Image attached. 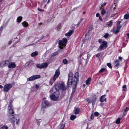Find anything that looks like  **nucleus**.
Instances as JSON below:
<instances>
[{
  "mask_svg": "<svg viewBox=\"0 0 129 129\" xmlns=\"http://www.w3.org/2000/svg\"><path fill=\"white\" fill-rule=\"evenodd\" d=\"M79 73L76 72L73 77V74L72 72L70 71L68 74V81L67 86L66 87L64 84H62L61 89L63 92H65L67 90H68L70 85H72V93H74L77 87L78 82L79 81Z\"/></svg>",
  "mask_w": 129,
  "mask_h": 129,
  "instance_id": "f257e3e1",
  "label": "nucleus"
},
{
  "mask_svg": "<svg viewBox=\"0 0 129 129\" xmlns=\"http://www.w3.org/2000/svg\"><path fill=\"white\" fill-rule=\"evenodd\" d=\"M60 74L59 69H58L55 71V73L53 77L49 81L50 85H52L56 79L58 78Z\"/></svg>",
  "mask_w": 129,
  "mask_h": 129,
  "instance_id": "f03ea898",
  "label": "nucleus"
},
{
  "mask_svg": "<svg viewBox=\"0 0 129 129\" xmlns=\"http://www.w3.org/2000/svg\"><path fill=\"white\" fill-rule=\"evenodd\" d=\"M10 114L8 116L9 121L12 123H14L15 120V116L16 115L14 114L15 115H13L14 112L13 109L9 110Z\"/></svg>",
  "mask_w": 129,
  "mask_h": 129,
  "instance_id": "7ed1b4c3",
  "label": "nucleus"
},
{
  "mask_svg": "<svg viewBox=\"0 0 129 129\" xmlns=\"http://www.w3.org/2000/svg\"><path fill=\"white\" fill-rule=\"evenodd\" d=\"M101 44L97 49V51H99L104 50L107 47L108 43L106 41H103V43Z\"/></svg>",
  "mask_w": 129,
  "mask_h": 129,
  "instance_id": "20e7f679",
  "label": "nucleus"
},
{
  "mask_svg": "<svg viewBox=\"0 0 129 129\" xmlns=\"http://www.w3.org/2000/svg\"><path fill=\"white\" fill-rule=\"evenodd\" d=\"M59 95V92L57 91L55 92L53 94H52L50 96L51 99L53 101H57L58 100V98Z\"/></svg>",
  "mask_w": 129,
  "mask_h": 129,
  "instance_id": "39448f33",
  "label": "nucleus"
},
{
  "mask_svg": "<svg viewBox=\"0 0 129 129\" xmlns=\"http://www.w3.org/2000/svg\"><path fill=\"white\" fill-rule=\"evenodd\" d=\"M48 66V64L46 62L43 63L41 64H38L36 65L37 68L41 69L42 68H45Z\"/></svg>",
  "mask_w": 129,
  "mask_h": 129,
  "instance_id": "423d86ee",
  "label": "nucleus"
},
{
  "mask_svg": "<svg viewBox=\"0 0 129 129\" xmlns=\"http://www.w3.org/2000/svg\"><path fill=\"white\" fill-rule=\"evenodd\" d=\"M67 42V40L66 38H63L62 40H60L58 42V45H64Z\"/></svg>",
  "mask_w": 129,
  "mask_h": 129,
  "instance_id": "0eeeda50",
  "label": "nucleus"
},
{
  "mask_svg": "<svg viewBox=\"0 0 129 129\" xmlns=\"http://www.w3.org/2000/svg\"><path fill=\"white\" fill-rule=\"evenodd\" d=\"M12 85L11 84L6 85L4 88V91L6 92H8L10 89L12 87Z\"/></svg>",
  "mask_w": 129,
  "mask_h": 129,
  "instance_id": "6e6552de",
  "label": "nucleus"
},
{
  "mask_svg": "<svg viewBox=\"0 0 129 129\" xmlns=\"http://www.w3.org/2000/svg\"><path fill=\"white\" fill-rule=\"evenodd\" d=\"M62 84L58 83L55 84L54 86L55 89L57 91L59 90L61 88Z\"/></svg>",
  "mask_w": 129,
  "mask_h": 129,
  "instance_id": "1a4fd4ad",
  "label": "nucleus"
},
{
  "mask_svg": "<svg viewBox=\"0 0 129 129\" xmlns=\"http://www.w3.org/2000/svg\"><path fill=\"white\" fill-rule=\"evenodd\" d=\"M49 104L47 100H45L42 102V105L43 107H45L46 106H49Z\"/></svg>",
  "mask_w": 129,
  "mask_h": 129,
  "instance_id": "9d476101",
  "label": "nucleus"
},
{
  "mask_svg": "<svg viewBox=\"0 0 129 129\" xmlns=\"http://www.w3.org/2000/svg\"><path fill=\"white\" fill-rule=\"evenodd\" d=\"M96 100V95H93L92 97V99H91V101L92 102V105L93 106H94V105Z\"/></svg>",
  "mask_w": 129,
  "mask_h": 129,
  "instance_id": "9b49d317",
  "label": "nucleus"
},
{
  "mask_svg": "<svg viewBox=\"0 0 129 129\" xmlns=\"http://www.w3.org/2000/svg\"><path fill=\"white\" fill-rule=\"evenodd\" d=\"M106 95L104 94L101 96L100 99V101L101 102H104V101L105 102H106V98H105Z\"/></svg>",
  "mask_w": 129,
  "mask_h": 129,
  "instance_id": "f8f14e48",
  "label": "nucleus"
},
{
  "mask_svg": "<svg viewBox=\"0 0 129 129\" xmlns=\"http://www.w3.org/2000/svg\"><path fill=\"white\" fill-rule=\"evenodd\" d=\"M74 32V30H71L70 31L68 32V33H66L65 34V35L66 36L69 37L71 36L73 33Z\"/></svg>",
  "mask_w": 129,
  "mask_h": 129,
  "instance_id": "ddd939ff",
  "label": "nucleus"
},
{
  "mask_svg": "<svg viewBox=\"0 0 129 129\" xmlns=\"http://www.w3.org/2000/svg\"><path fill=\"white\" fill-rule=\"evenodd\" d=\"M8 67L10 68H15V63L14 62H11L8 65Z\"/></svg>",
  "mask_w": 129,
  "mask_h": 129,
  "instance_id": "4468645a",
  "label": "nucleus"
},
{
  "mask_svg": "<svg viewBox=\"0 0 129 129\" xmlns=\"http://www.w3.org/2000/svg\"><path fill=\"white\" fill-rule=\"evenodd\" d=\"M41 77V76L40 75H33V80L39 78Z\"/></svg>",
  "mask_w": 129,
  "mask_h": 129,
  "instance_id": "2eb2a0df",
  "label": "nucleus"
},
{
  "mask_svg": "<svg viewBox=\"0 0 129 129\" xmlns=\"http://www.w3.org/2000/svg\"><path fill=\"white\" fill-rule=\"evenodd\" d=\"M80 110L78 108H75L74 110V112L76 114H78L79 111Z\"/></svg>",
  "mask_w": 129,
  "mask_h": 129,
  "instance_id": "dca6fc26",
  "label": "nucleus"
},
{
  "mask_svg": "<svg viewBox=\"0 0 129 129\" xmlns=\"http://www.w3.org/2000/svg\"><path fill=\"white\" fill-rule=\"evenodd\" d=\"M9 62V60H7L1 62L0 63V66H3L5 65H6V63H7L6 62Z\"/></svg>",
  "mask_w": 129,
  "mask_h": 129,
  "instance_id": "f3484780",
  "label": "nucleus"
},
{
  "mask_svg": "<svg viewBox=\"0 0 129 129\" xmlns=\"http://www.w3.org/2000/svg\"><path fill=\"white\" fill-rule=\"evenodd\" d=\"M91 80V78L89 77L86 81V83L87 85H89L90 83V82Z\"/></svg>",
  "mask_w": 129,
  "mask_h": 129,
  "instance_id": "a211bd4d",
  "label": "nucleus"
},
{
  "mask_svg": "<svg viewBox=\"0 0 129 129\" xmlns=\"http://www.w3.org/2000/svg\"><path fill=\"white\" fill-rule=\"evenodd\" d=\"M112 32L114 33L115 34H116L120 31V30L116 29V30L112 29L111 30Z\"/></svg>",
  "mask_w": 129,
  "mask_h": 129,
  "instance_id": "6ab92c4d",
  "label": "nucleus"
},
{
  "mask_svg": "<svg viewBox=\"0 0 129 129\" xmlns=\"http://www.w3.org/2000/svg\"><path fill=\"white\" fill-rule=\"evenodd\" d=\"M22 25L24 27H26L28 25V23L26 21H24L22 22Z\"/></svg>",
  "mask_w": 129,
  "mask_h": 129,
  "instance_id": "aec40b11",
  "label": "nucleus"
},
{
  "mask_svg": "<svg viewBox=\"0 0 129 129\" xmlns=\"http://www.w3.org/2000/svg\"><path fill=\"white\" fill-rule=\"evenodd\" d=\"M22 17L21 16L18 17L17 19V22H21L22 19Z\"/></svg>",
  "mask_w": 129,
  "mask_h": 129,
  "instance_id": "412c9836",
  "label": "nucleus"
},
{
  "mask_svg": "<svg viewBox=\"0 0 129 129\" xmlns=\"http://www.w3.org/2000/svg\"><path fill=\"white\" fill-rule=\"evenodd\" d=\"M110 11H108L106 13V16L105 17L107 19L109 17V16L110 15Z\"/></svg>",
  "mask_w": 129,
  "mask_h": 129,
  "instance_id": "4be33fe9",
  "label": "nucleus"
},
{
  "mask_svg": "<svg viewBox=\"0 0 129 129\" xmlns=\"http://www.w3.org/2000/svg\"><path fill=\"white\" fill-rule=\"evenodd\" d=\"M58 51H57L53 53L51 55L52 57H54L58 54Z\"/></svg>",
  "mask_w": 129,
  "mask_h": 129,
  "instance_id": "5701e85b",
  "label": "nucleus"
},
{
  "mask_svg": "<svg viewBox=\"0 0 129 129\" xmlns=\"http://www.w3.org/2000/svg\"><path fill=\"white\" fill-rule=\"evenodd\" d=\"M50 1V0H43L42 3V4L43 5L46 3H47V4H48L49 3Z\"/></svg>",
  "mask_w": 129,
  "mask_h": 129,
  "instance_id": "b1692460",
  "label": "nucleus"
},
{
  "mask_svg": "<svg viewBox=\"0 0 129 129\" xmlns=\"http://www.w3.org/2000/svg\"><path fill=\"white\" fill-rule=\"evenodd\" d=\"M38 52L37 51H36L35 52H33V57L36 56L38 54Z\"/></svg>",
  "mask_w": 129,
  "mask_h": 129,
  "instance_id": "393cba45",
  "label": "nucleus"
},
{
  "mask_svg": "<svg viewBox=\"0 0 129 129\" xmlns=\"http://www.w3.org/2000/svg\"><path fill=\"white\" fill-rule=\"evenodd\" d=\"M105 13H106L105 10L104 8H103L102 10L101 14L102 15H103Z\"/></svg>",
  "mask_w": 129,
  "mask_h": 129,
  "instance_id": "a878e982",
  "label": "nucleus"
},
{
  "mask_svg": "<svg viewBox=\"0 0 129 129\" xmlns=\"http://www.w3.org/2000/svg\"><path fill=\"white\" fill-rule=\"evenodd\" d=\"M76 116L74 115H72L70 117V119L71 120H73L76 118Z\"/></svg>",
  "mask_w": 129,
  "mask_h": 129,
  "instance_id": "bb28decb",
  "label": "nucleus"
},
{
  "mask_svg": "<svg viewBox=\"0 0 129 129\" xmlns=\"http://www.w3.org/2000/svg\"><path fill=\"white\" fill-rule=\"evenodd\" d=\"M106 70V69L105 68H102L99 71V73H102L103 72Z\"/></svg>",
  "mask_w": 129,
  "mask_h": 129,
  "instance_id": "cd10ccee",
  "label": "nucleus"
},
{
  "mask_svg": "<svg viewBox=\"0 0 129 129\" xmlns=\"http://www.w3.org/2000/svg\"><path fill=\"white\" fill-rule=\"evenodd\" d=\"M62 63L64 64H66L68 63V61L66 59H63L62 61Z\"/></svg>",
  "mask_w": 129,
  "mask_h": 129,
  "instance_id": "c85d7f7f",
  "label": "nucleus"
},
{
  "mask_svg": "<svg viewBox=\"0 0 129 129\" xmlns=\"http://www.w3.org/2000/svg\"><path fill=\"white\" fill-rule=\"evenodd\" d=\"M124 18L125 19H128L129 18V14H125L124 16Z\"/></svg>",
  "mask_w": 129,
  "mask_h": 129,
  "instance_id": "c756f323",
  "label": "nucleus"
},
{
  "mask_svg": "<svg viewBox=\"0 0 129 129\" xmlns=\"http://www.w3.org/2000/svg\"><path fill=\"white\" fill-rule=\"evenodd\" d=\"M121 119L120 118H118L116 120V124H118L120 123Z\"/></svg>",
  "mask_w": 129,
  "mask_h": 129,
  "instance_id": "7c9ffc66",
  "label": "nucleus"
},
{
  "mask_svg": "<svg viewBox=\"0 0 129 129\" xmlns=\"http://www.w3.org/2000/svg\"><path fill=\"white\" fill-rule=\"evenodd\" d=\"M113 23V22H112V20H111L108 23V25L109 26H111L112 25Z\"/></svg>",
  "mask_w": 129,
  "mask_h": 129,
  "instance_id": "2f4dec72",
  "label": "nucleus"
},
{
  "mask_svg": "<svg viewBox=\"0 0 129 129\" xmlns=\"http://www.w3.org/2000/svg\"><path fill=\"white\" fill-rule=\"evenodd\" d=\"M109 35V34L108 33H106L105 35L103 37L105 38L106 39L108 38Z\"/></svg>",
  "mask_w": 129,
  "mask_h": 129,
  "instance_id": "473e14b6",
  "label": "nucleus"
},
{
  "mask_svg": "<svg viewBox=\"0 0 129 129\" xmlns=\"http://www.w3.org/2000/svg\"><path fill=\"white\" fill-rule=\"evenodd\" d=\"M65 126V124H63L61 125L59 128V129H64Z\"/></svg>",
  "mask_w": 129,
  "mask_h": 129,
  "instance_id": "72a5a7b5",
  "label": "nucleus"
},
{
  "mask_svg": "<svg viewBox=\"0 0 129 129\" xmlns=\"http://www.w3.org/2000/svg\"><path fill=\"white\" fill-rule=\"evenodd\" d=\"M61 28V26L60 24L58 25L56 27V29L58 30H59Z\"/></svg>",
  "mask_w": 129,
  "mask_h": 129,
  "instance_id": "f704fd0d",
  "label": "nucleus"
},
{
  "mask_svg": "<svg viewBox=\"0 0 129 129\" xmlns=\"http://www.w3.org/2000/svg\"><path fill=\"white\" fill-rule=\"evenodd\" d=\"M41 119H39V120H38L37 119H36V121H37V124L38 125H39L40 124V123L41 122Z\"/></svg>",
  "mask_w": 129,
  "mask_h": 129,
  "instance_id": "c9c22d12",
  "label": "nucleus"
},
{
  "mask_svg": "<svg viewBox=\"0 0 129 129\" xmlns=\"http://www.w3.org/2000/svg\"><path fill=\"white\" fill-rule=\"evenodd\" d=\"M107 65L110 69H111L112 68L111 63H107Z\"/></svg>",
  "mask_w": 129,
  "mask_h": 129,
  "instance_id": "e433bc0d",
  "label": "nucleus"
},
{
  "mask_svg": "<svg viewBox=\"0 0 129 129\" xmlns=\"http://www.w3.org/2000/svg\"><path fill=\"white\" fill-rule=\"evenodd\" d=\"M59 45V47L61 49H62L63 48V46H65V45Z\"/></svg>",
  "mask_w": 129,
  "mask_h": 129,
  "instance_id": "4c0bfd02",
  "label": "nucleus"
},
{
  "mask_svg": "<svg viewBox=\"0 0 129 129\" xmlns=\"http://www.w3.org/2000/svg\"><path fill=\"white\" fill-rule=\"evenodd\" d=\"M99 115V113L98 112H94V116H95L96 117L98 116Z\"/></svg>",
  "mask_w": 129,
  "mask_h": 129,
  "instance_id": "58836bf2",
  "label": "nucleus"
},
{
  "mask_svg": "<svg viewBox=\"0 0 129 129\" xmlns=\"http://www.w3.org/2000/svg\"><path fill=\"white\" fill-rule=\"evenodd\" d=\"M8 127L6 125H4L2 127V129H8Z\"/></svg>",
  "mask_w": 129,
  "mask_h": 129,
  "instance_id": "ea45409f",
  "label": "nucleus"
},
{
  "mask_svg": "<svg viewBox=\"0 0 129 129\" xmlns=\"http://www.w3.org/2000/svg\"><path fill=\"white\" fill-rule=\"evenodd\" d=\"M129 110V107H126V108L124 109V111L125 112H126L127 111Z\"/></svg>",
  "mask_w": 129,
  "mask_h": 129,
  "instance_id": "a19ab883",
  "label": "nucleus"
},
{
  "mask_svg": "<svg viewBox=\"0 0 129 129\" xmlns=\"http://www.w3.org/2000/svg\"><path fill=\"white\" fill-rule=\"evenodd\" d=\"M98 42L100 44H102L103 43V41H102V39H100L98 40Z\"/></svg>",
  "mask_w": 129,
  "mask_h": 129,
  "instance_id": "79ce46f5",
  "label": "nucleus"
},
{
  "mask_svg": "<svg viewBox=\"0 0 129 129\" xmlns=\"http://www.w3.org/2000/svg\"><path fill=\"white\" fill-rule=\"evenodd\" d=\"M94 115L92 113L91 114L90 116V118L91 119H93L94 118Z\"/></svg>",
  "mask_w": 129,
  "mask_h": 129,
  "instance_id": "37998d69",
  "label": "nucleus"
},
{
  "mask_svg": "<svg viewBox=\"0 0 129 129\" xmlns=\"http://www.w3.org/2000/svg\"><path fill=\"white\" fill-rule=\"evenodd\" d=\"M121 26L120 25H118L116 28L120 30V29L121 28Z\"/></svg>",
  "mask_w": 129,
  "mask_h": 129,
  "instance_id": "c03bdc74",
  "label": "nucleus"
},
{
  "mask_svg": "<svg viewBox=\"0 0 129 129\" xmlns=\"http://www.w3.org/2000/svg\"><path fill=\"white\" fill-rule=\"evenodd\" d=\"M87 101L89 103H92V101H91V100H90L89 99H87Z\"/></svg>",
  "mask_w": 129,
  "mask_h": 129,
  "instance_id": "a18cd8bd",
  "label": "nucleus"
},
{
  "mask_svg": "<svg viewBox=\"0 0 129 129\" xmlns=\"http://www.w3.org/2000/svg\"><path fill=\"white\" fill-rule=\"evenodd\" d=\"M32 80V76L31 77H30L29 78L27 79L28 81Z\"/></svg>",
  "mask_w": 129,
  "mask_h": 129,
  "instance_id": "49530a36",
  "label": "nucleus"
},
{
  "mask_svg": "<svg viewBox=\"0 0 129 129\" xmlns=\"http://www.w3.org/2000/svg\"><path fill=\"white\" fill-rule=\"evenodd\" d=\"M107 4L106 3H104L101 6L102 7H104Z\"/></svg>",
  "mask_w": 129,
  "mask_h": 129,
  "instance_id": "de8ad7c7",
  "label": "nucleus"
},
{
  "mask_svg": "<svg viewBox=\"0 0 129 129\" xmlns=\"http://www.w3.org/2000/svg\"><path fill=\"white\" fill-rule=\"evenodd\" d=\"M101 54V53H98L97 54H96V56L97 57H99L100 56V54Z\"/></svg>",
  "mask_w": 129,
  "mask_h": 129,
  "instance_id": "09e8293b",
  "label": "nucleus"
},
{
  "mask_svg": "<svg viewBox=\"0 0 129 129\" xmlns=\"http://www.w3.org/2000/svg\"><path fill=\"white\" fill-rule=\"evenodd\" d=\"M35 87L36 88V90H37L39 88V86L37 84L35 86Z\"/></svg>",
  "mask_w": 129,
  "mask_h": 129,
  "instance_id": "8fccbe9b",
  "label": "nucleus"
},
{
  "mask_svg": "<svg viewBox=\"0 0 129 129\" xmlns=\"http://www.w3.org/2000/svg\"><path fill=\"white\" fill-rule=\"evenodd\" d=\"M16 123L17 124H18L19 123V119H18V120L16 119Z\"/></svg>",
  "mask_w": 129,
  "mask_h": 129,
  "instance_id": "3c124183",
  "label": "nucleus"
},
{
  "mask_svg": "<svg viewBox=\"0 0 129 129\" xmlns=\"http://www.w3.org/2000/svg\"><path fill=\"white\" fill-rule=\"evenodd\" d=\"M96 16L97 17H100V14L99 13H97L96 14Z\"/></svg>",
  "mask_w": 129,
  "mask_h": 129,
  "instance_id": "603ef678",
  "label": "nucleus"
},
{
  "mask_svg": "<svg viewBox=\"0 0 129 129\" xmlns=\"http://www.w3.org/2000/svg\"><path fill=\"white\" fill-rule=\"evenodd\" d=\"M29 63H30L29 62H28L26 63V64H25V66H26V67H27V66H28L29 65Z\"/></svg>",
  "mask_w": 129,
  "mask_h": 129,
  "instance_id": "864d4df0",
  "label": "nucleus"
},
{
  "mask_svg": "<svg viewBox=\"0 0 129 129\" xmlns=\"http://www.w3.org/2000/svg\"><path fill=\"white\" fill-rule=\"evenodd\" d=\"M8 109H9V110H10L12 109L11 106V104L8 107Z\"/></svg>",
  "mask_w": 129,
  "mask_h": 129,
  "instance_id": "5fc2aeb1",
  "label": "nucleus"
},
{
  "mask_svg": "<svg viewBox=\"0 0 129 129\" xmlns=\"http://www.w3.org/2000/svg\"><path fill=\"white\" fill-rule=\"evenodd\" d=\"M38 10L41 12L43 11H44V10L40 9L39 8H38Z\"/></svg>",
  "mask_w": 129,
  "mask_h": 129,
  "instance_id": "6e6d98bb",
  "label": "nucleus"
},
{
  "mask_svg": "<svg viewBox=\"0 0 129 129\" xmlns=\"http://www.w3.org/2000/svg\"><path fill=\"white\" fill-rule=\"evenodd\" d=\"M126 85H123L122 87V88H124V89L126 88Z\"/></svg>",
  "mask_w": 129,
  "mask_h": 129,
  "instance_id": "4d7b16f0",
  "label": "nucleus"
},
{
  "mask_svg": "<svg viewBox=\"0 0 129 129\" xmlns=\"http://www.w3.org/2000/svg\"><path fill=\"white\" fill-rule=\"evenodd\" d=\"M119 63H117L114 66L115 67H118L119 66Z\"/></svg>",
  "mask_w": 129,
  "mask_h": 129,
  "instance_id": "13d9d810",
  "label": "nucleus"
},
{
  "mask_svg": "<svg viewBox=\"0 0 129 129\" xmlns=\"http://www.w3.org/2000/svg\"><path fill=\"white\" fill-rule=\"evenodd\" d=\"M121 21H118L117 22V24L118 25H120V24L121 23Z\"/></svg>",
  "mask_w": 129,
  "mask_h": 129,
  "instance_id": "bf43d9fd",
  "label": "nucleus"
},
{
  "mask_svg": "<svg viewBox=\"0 0 129 129\" xmlns=\"http://www.w3.org/2000/svg\"><path fill=\"white\" fill-rule=\"evenodd\" d=\"M119 58V59L120 60H122V57H121V56H119V58Z\"/></svg>",
  "mask_w": 129,
  "mask_h": 129,
  "instance_id": "052dcab7",
  "label": "nucleus"
},
{
  "mask_svg": "<svg viewBox=\"0 0 129 129\" xmlns=\"http://www.w3.org/2000/svg\"><path fill=\"white\" fill-rule=\"evenodd\" d=\"M99 19L102 21H103L102 18L100 16L99 17Z\"/></svg>",
  "mask_w": 129,
  "mask_h": 129,
  "instance_id": "680f3d73",
  "label": "nucleus"
},
{
  "mask_svg": "<svg viewBox=\"0 0 129 129\" xmlns=\"http://www.w3.org/2000/svg\"><path fill=\"white\" fill-rule=\"evenodd\" d=\"M119 61L118 60H117L114 61V62L115 63H118Z\"/></svg>",
  "mask_w": 129,
  "mask_h": 129,
  "instance_id": "e2e57ef3",
  "label": "nucleus"
},
{
  "mask_svg": "<svg viewBox=\"0 0 129 129\" xmlns=\"http://www.w3.org/2000/svg\"><path fill=\"white\" fill-rule=\"evenodd\" d=\"M127 38L129 39V33H127Z\"/></svg>",
  "mask_w": 129,
  "mask_h": 129,
  "instance_id": "0e129e2a",
  "label": "nucleus"
},
{
  "mask_svg": "<svg viewBox=\"0 0 129 129\" xmlns=\"http://www.w3.org/2000/svg\"><path fill=\"white\" fill-rule=\"evenodd\" d=\"M81 22V21H79V22H78L77 24V25H78Z\"/></svg>",
  "mask_w": 129,
  "mask_h": 129,
  "instance_id": "69168bd1",
  "label": "nucleus"
},
{
  "mask_svg": "<svg viewBox=\"0 0 129 129\" xmlns=\"http://www.w3.org/2000/svg\"><path fill=\"white\" fill-rule=\"evenodd\" d=\"M89 54H88L87 55V59H89Z\"/></svg>",
  "mask_w": 129,
  "mask_h": 129,
  "instance_id": "338daca9",
  "label": "nucleus"
},
{
  "mask_svg": "<svg viewBox=\"0 0 129 129\" xmlns=\"http://www.w3.org/2000/svg\"><path fill=\"white\" fill-rule=\"evenodd\" d=\"M85 86H86V85L85 84H83V87H85Z\"/></svg>",
  "mask_w": 129,
  "mask_h": 129,
  "instance_id": "774afa93",
  "label": "nucleus"
}]
</instances>
